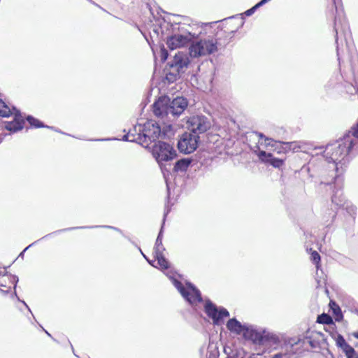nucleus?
Masks as SVG:
<instances>
[{
  "mask_svg": "<svg viewBox=\"0 0 358 358\" xmlns=\"http://www.w3.org/2000/svg\"><path fill=\"white\" fill-rule=\"evenodd\" d=\"M358 143V124L352 127L343 138L328 145L324 150V157L329 163V169H332L335 174L331 176L338 180L343 171V165L348 161L350 151Z\"/></svg>",
  "mask_w": 358,
  "mask_h": 358,
  "instance_id": "1",
  "label": "nucleus"
},
{
  "mask_svg": "<svg viewBox=\"0 0 358 358\" xmlns=\"http://www.w3.org/2000/svg\"><path fill=\"white\" fill-rule=\"evenodd\" d=\"M187 106V101L183 97H176L173 101L166 96L159 98L153 105V112L157 117L171 115L179 116Z\"/></svg>",
  "mask_w": 358,
  "mask_h": 358,
  "instance_id": "2",
  "label": "nucleus"
},
{
  "mask_svg": "<svg viewBox=\"0 0 358 358\" xmlns=\"http://www.w3.org/2000/svg\"><path fill=\"white\" fill-rule=\"evenodd\" d=\"M138 131L142 133H138L136 136L128 134L124 136L123 140L138 142L143 146L148 147L150 143L155 142L162 134L160 127L153 120L146 122L142 129L139 125Z\"/></svg>",
  "mask_w": 358,
  "mask_h": 358,
  "instance_id": "3",
  "label": "nucleus"
},
{
  "mask_svg": "<svg viewBox=\"0 0 358 358\" xmlns=\"http://www.w3.org/2000/svg\"><path fill=\"white\" fill-rule=\"evenodd\" d=\"M227 327L229 331L238 334L243 333L245 337H249L255 343L260 345H265L270 340L273 343L277 341V338L274 335L266 332L261 334L256 330L247 328L234 318L230 319L227 322Z\"/></svg>",
  "mask_w": 358,
  "mask_h": 358,
  "instance_id": "4",
  "label": "nucleus"
},
{
  "mask_svg": "<svg viewBox=\"0 0 358 358\" xmlns=\"http://www.w3.org/2000/svg\"><path fill=\"white\" fill-rule=\"evenodd\" d=\"M217 50V39L212 36H208L196 41H192L189 48V53L191 57L197 58L213 54Z\"/></svg>",
  "mask_w": 358,
  "mask_h": 358,
  "instance_id": "5",
  "label": "nucleus"
},
{
  "mask_svg": "<svg viewBox=\"0 0 358 358\" xmlns=\"http://www.w3.org/2000/svg\"><path fill=\"white\" fill-rule=\"evenodd\" d=\"M152 155L162 167L164 162L173 159L176 153L170 144L159 141L153 145Z\"/></svg>",
  "mask_w": 358,
  "mask_h": 358,
  "instance_id": "6",
  "label": "nucleus"
},
{
  "mask_svg": "<svg viewBox=\"0 0 358 358\" xmlns=\"http://www.w3.org/2000/svg\"><path fill=\"white\" fill-rule=\"evenodd\" d=\"M172 282L181 295L190 304H196L202 301L200 292L191 283H187L186 287H184L182 284L176 279H173Z\"/></svg>",
  "mask_w": 358,
  "mask_h": 358,
  "instance_id": "7",
  "label": "nucleus"
},
{
  "mask_svg": "<svg viewBox=\"0 0 358 358\" xmlns=\"http://www.w3.org/2000/svg\"><path fill=\"white\" fill-rule=\"evenodd\" d=\"M187 128L194 134H202L208 131L210 127L211 123L208 118L204 115H196L191 117L188 119Z\"/></svg>",
  "mask_w": 358,
  "mask_h": 358,
  "instance_id": "8",
  "label": "nucleus"
},
{
  "mask_svg": "<svg viewBox=\"0 0 358 358\" xmlns=\"http://www.w3.org/2000/svg\"><path fill=\"white\" fill-rule=\"evenodd\" d=\"M199 136L192 133L183 134L178 142V150L185 154L193 152L198 146Z\"/></svg>",
  "mask_w": 358,
  "mask_h": 358,
  "instance_id": "9",
  "label": "nucleus"
},
{
  "mask_svg": "<svg viewBox=\"0 0 358 358\" xmlns=\"http://www.w3.org/2000/svg\"><path fill=\"white\" fill-rule=\"evenodd\" d=\"M194 38L195 34L190 31H184L173 34L168 38L166 44L171 50L180 48L188 45Z\"/></svg>",
  "mask_w": 358,
  "mask_h": 358,
  "instance_id": "10",
  "label": "nucleus"
},
{
  "mask_svg": "<svg viewBox=\"0 0 358 358\" xmlns=\"http://www.w3.org/2000/svg\"><path fill=\"white\" fill-rule=\"evenodd\" d=\"M256 134L260 138V139H264V145L265 146H272L274 147L276 144H280V145H284L285 147H280L278 149V153L281 152H287L289 150H292L293 152H298L301 149V145L297 142H281V141H274L272 138H266L262 133L257 132Z\"/></svg>",
  "mask_w": 358,
  "mask_h": 358,
  "instance_id": "11",
  "label": "nucleus"
},
{
  "mask_svg": "<svg viewBox=\"0 0 358 358\" xmlns=\"http://www.w3.org/2000/svg\"><path fill=\"white\" fill-rule=\"evenodd\" d=\"M205 311L208 316L213 319V323L217 325L222 323L224 317L229 316V312L225 308H220L218 310L217 308L209 301L206 303Z\"/></svg>",
  "mask_w": 358,
  "mask_h": 358,
  "instance_id": "12",
  "label": "nucleus"
},
{
  "mask_svg": "<svg viewBox=\"0 0 358 358\" xmlns=\"http://www.w3.org/2000/svg\"><path fill=\"white\" fill-rule=\"evenodd\" d=\"M162 229L163 226L161 228V230L159 233V235L157 238L155 245L154 248V254L156 259L157 260V264L162 269H166L169 268V262L164 258L163 252L165 250L164 247L162 245Z\"/></svg>",
  "mask_w": 358,
  "mask_h": 358,
  "instance_id": "13",
  "label": "nucleus"
},
{
  "mask_svg": "<svg viewBox=\"0 0 358 358\" xmlns=\"http://www.w3.org/2000/svg\"><path fill=\"white\" fill-rule=\"evenodd\" d=\"M189 63L190 60L188 55L186 53L178 52L174 56L170 64V66L178 73H180L186 71Z\"/></svg>",
  "mask_w": 358,
  "mask_h": 358,
  "instance_id": "14",
  "label": "nucleus"
},
{
  "mask_svg": "<svg viewBox=\"0 0 358 358\" xmlns=\"http://www.w3.org/2000/svg\"><path fill=\"white\" fill-rule=\"evenodd\" d=\"M13 114L14 115V120L12 122H6L5 128L7 130L11 131H17L23 128L24 121L19 110H17L15 108H13Z\"/></svg>",
  "mask_w": 358,
  "mask_h": 358,
  "instance_id": "15",
  "label": "nucleus"
},
{
  "mask_svg": "<svg viewBox=\"0 0 358 358\" xmlns=\"http://www.w3.org/2000/svg\"><path fill=\"white\" fill-rule=\"evenodd\" d=\"M335 341L336 345L343 350L347 358H357L354 348L348 344L341 335H338Z\"/></svg>",
  "mask_w": 358,
  "mask_h": 358,
  "instance_id": "16",
  "label": "nucleus"
},
{
  "mask_svg": "<svg viewBox=\"0 0 358 358\" xmlns=\"http://www.w3.org/2000/svg\"><path fill=\"white\" fill-rule=\"evenodd\" d=\"M258 157L262 162H268L275 168H280L283 164L282 159L274 158L271 153H266L265 151H259Z\"/></svg>",
  "mask_w": 358,
  "mask_h": 358,
  "instance_id": "17",
  "label": "nucleus"
},
{
  "mask_svg": "<svg viewBox=\"0 0 358 358\" xmlns=\"http://www.w3.org/2000/svg\"><path fill=\"white\" fill-rule=\"evenodd\" d=\"M296 352L294 345L286 344L282 351L275 354L272 358H292V356Z\"/></svg>",
  "mask_w": 358,
  "mask_h": 358,
  "instance_id": "18",
  "label": "nucleus"
},
{
  "mask_svg": "<svg viewBox=\"0 0 358 358\" xmlns=\"http://www.w3.org/2000/svg\"><path fill=\"white\" fill-rule=\"evenodd\" d=\"M18 279L16 276L12 275H5L0 277V286L11 287V285L15 287Z\"/></svg>",
  "mask_w": 358,
  "mask_h": 358,
  "instance_id": "19",
  "label": "nucleus"
},
{
  "mask_svg": "<svg viewBox=\"0 0 358 358\" xmlns=\"http://www.w3.org/2000/svg\"><path fill=\"white\" fill-rule=\"evenodd\" d=\"M191 160L189 159H182L178 160L174 166V170L178 171H185L191 164Z\"/></svg>",
  "mask_w": 358,
  "mask_h": 358,
  "instance_id": "20",
  "label": "nucleus"
},
{
  "mask_svg": "<svg viewBox=\"0 0 358 358\" xmlns=\"http://www.w3.org/2000/svg\"><path fill=\"white\" fill-rule=\"evenodd\" d=\"M331 200L332 202L338 206H343L345 204L343 198V194L339 191H336L334 193Z\"/></svg>",
  "mask_w": 358,
  "mask_h": 358,
  "instance_id": "21",
  "label": "nucleus"
},
{
  "mask_svg": "<svg viewBox=\"0 0 358 358\" xmlns=\"http://www.w3.org/2000/svg\"><path fill=\"white\" fill-rule=\"evenodd\" d=\"M13 112L10 108L1 100L0 99V115L2 117H8Z\"/></svg>",
  "mask_w": 358,
  "mask_h": 358,
  "instance_id": "22",
  "label": "nucleus"
},
{
  "mask_svg": "<svg viewBox=\"0 0 358 358\" xmlns=\"http://www.w3.org/2000/svg\"><path fill=\"white\" fill-rule=\"evenodd\" d=\"M317 322L318 323H321V324H331L333 322V320H332V318L329 315H328L325 313H323L317 317Z\"/></svg>",
  "mask_w": 358,
  "mask_h": 358,
  "instance_id": "23",
  "label": "nucleus"
},
{
  "mask_svg": "<svg viewBox=\"0 0 358 358\" xmlns=\"http://www.w3.org/2000/svg\"><path fill=\"white\" fill-rule=\"evenodd\" d=\"M333 305L335 306V308H332V311L336 317L335 319L336 321H341L343 319V315L341 308L336 303H333Z\"/></svg>",
  "mask_w": 358,
  "mask_h": 358,
  "instance_id": "24",
  "label": "nucleus"
},
{
  "mask_svg": "<svg viewBox=\"0 0 358 358\" xmlns=\"http://www.w3.org/2000/svg\"><path fill=\"white\" fill-rule=\"evenodd\" d=\"M27 120L31 126H33L36 128L44 127V125L43 124L42 122H41L38 120L35 119L32 116H28L27 117Z\"/></svg>",
  "mask_w": 358,
  "mask_h": 358,
  "instance_id": "25",
  "label": "nucleus"
},
{
  "mask_svg": "<svg viewBox=\"0 0 358 358\" xmlns=\"http://www.w3.org/2000/svg\"><path fill=\"white\" fill-rule=\"evenodd\" d=\"M311 259L315 264H317V268H318L317 264H319V262L320 260V256L316 251L312 252Z\"/></svg>",
  "mask_w": 358,
  "mask_h": 358,
  "instance_id": "26",
  "label": "nucleus"
},
{
  "mask_svg": "<svg viewBox=\"0 0 358 358\" xmlns=\"http://www.w3.org/2000/svg\"><path fill=\"white\" fill-rule=\"evenodd\" d=\"M167 52L165 50H162V59L166 60L167 58Z\"/></svg>",
  "mask_w": 358,
  "mask_h": 358,
  "instance_id": "27",
  "label": "nucleus"
},
{
  "mask_svg": "<svg viewBox=\"0 0 358 358\" xmlns=\"http://www.w3.org/2000/svg\"><path fill=\"white\" fill-rule=\"evenodd\" d=\"M334 29H335V31H336V36L338 35V24H337V20L336 19L335 20V27H334ZM336 41H337V38L336 39Z\"/></svg>",
  "mask_w": 358,
  "mask_h": 358,
  "instance_id": "28",
  "label": "nucleus"
},
{
  "mask_svg": "<svg viewBox=\"0 0 358 358\" xmlns=\"http://www.w3.org/2000/svg\"><path fill=\"white\" fill-rule=\"evenodd\" d=\"M141 252L142 253V255H143V257H145V258L148 261V262H149V264H151V265H152V266H155L153 264V262L149 261V260L147 259L146 256H145V255L142 252V251H141Z\"/></svg>",
  "mask_w": 358,
  "mask_h": 358,
  "instance_id": "29",
  "label": "nucleus"
},
{
  "mask_svg": "<svg viewBox=\"0 0 358 358\" xmlns=\"http://www.w3.org/2000/svg\"><path fill=\"white\" fill-rule=\"evenodd\" d=\"M333 303L332 301L330 302V307L332 309V308H335L334 305H333Z\"/></svg>",
  "mask_w": 358,
  "mask_h": 358,
  "instance_id": "30",
  "label": "nucleus"
},
{
  "mask_svg": "<svg viewBox=\"0 0 358 358\" xmlns=\"http://www.w3.org/2000/svg\"><path fill=\"white\" fill-rule=\"evenodd\" d=\"M355 336L357 338H358V332H357V333H355Z\"/></svg>",
  "mask_w": 358,
  "mask_h": 358,
  "instance_id": "31",
  "label": "nucleus"
},
{
  "mask_svg": "<svg viewBox=\"0 0 358 358\" xmlns=\"http://www.w3.org/2000/svg\"><path fill=\"white\" fill-rule=\"evenodd\" d=\"M23 303L24 304V306H26V307H27V308H29L28 306L27 305V303H26L24 301H23Z\"/></svg>",
  "mask_w": 358,
  "mask_h": 358,
  "instance_id": "32",
  "label": "nucleus"
},
{
  "mask_svg": "<svg viewBox=\"0 0 358 358\" xmlns=\"http://www.w3.org/2000/svg\"><path fill=\"white\" fill-rule=\"evenodd\" d=\"M46 334H48L49 336H50V334L47 331H45Z\"/></svg>",
  "mask_w": 358,
  "mask_h": 358,
  "instance_id": "33",
  "label": "nucleus"
}]
</instances>
